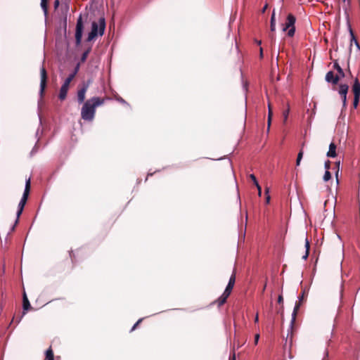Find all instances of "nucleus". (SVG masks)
Masks as SVG:
<instances>
[{"instance_id":"nucleus-1","label":"nucleus","mask_w":360,"mask_h":360,"mask_svg":"<svg viewBox=\"0 0 360 360\" xmlns=\"http://www.w3.org/2000/svg\"><path fill=\"white\" fill-rule=\"evenodd\" d=\"M106 99L108 98L94 96L86 101L81 109L82 118L85 121L91 122L95 117L96 108L104 104Z\"/></svg>"},{"instance_id":"nucleus-2","label":"nucleus","mask_w":360,"mask_h":360,"mask_svg":"<svg viewBox=\"0 0 360 360\" xmlns=\"http://www.w3.org/2000/svg\"><path fill=\"white\" fill-rule=\"evenodd\" d=\"M236 282V269H234L233 274H231L229 281L228 283V285L224 291L223 294L217 299L216 300L213 304H217L218 307L222 306L224 304L226 303L228 297L231 293V291L233 288L234 284Z\"/></svg>"},{"instance_id":"nucleus-3","label":"nucleus","mask_w":360,"mask_h":360,"mask_svg":"<svg viewBox=\"0 0 360 360\" xmlns=\"http://www.w3.org/2000/svg\"><path fill=\"white\" fill-rule=\"evenodd\" d=\"M105 28V21L104 18H101L98 22L94 21L92 22L91 31L89 33L87 41L93 40L98 34L102 36L104 34Z\"/></svg>"},{"instance_id":"nucleus-4","label":"nucleus","mask_w":360,"mask_h":360,"mask_svg":"<svg viewBox=\"0 0 360 360\" xmlns=\"http://www.w3.org/2000/svg\"><path fill=\"white\" fill-rule=\"evenodd\" d=\"M30 187H31V183H30V179L29 178L26 181L25 191H24L22 197V198L19 202V205H18V210L17 212V219L15 220L14 226L11 229L12 231H14L15 226L18 224V219H19L20 216L21 215L22 210L24 209V207L27 202V198H28V196L30 194Z\"/></svg>"},{"instance_id":"nucleus-5","label":"nucleus","mask_w":360,"mask_h":360,"mask_svg":"<svg viewBox=\"0 0 360 360\" xmlns=\"http://www.w3.org/2000/svg\"><path fill=\"white\" fill-rule=\"evenodd\" d=\"M295 21H296L295 17L292 14L289 13L287 16L286 22L283 28V31H288V37H292L295 34Z\"/></svg>"},{"instance_id":"nucleus-6","label":"nucleus","mask_w":360,"mask_h":360,"mask_svg":"<svg viewBox=\"0 0 360 360\" xmlns=\"http://www.w3.org/2000/svg\"><path fill=\"white\" fill-rule=\"evenodd\" d=\"M91 80L88 79L82 84V86L77 91V101L79 104L84 103L86 98V93L91 84Z\"/></svg>"},{"instance_id":"nucleus-7","label":"nucleus","mask_w":360,"mask_h":360,"mask_svg":"<svg viewBox=\"0 0 360 360\" xmlns=\"http://www.w3.org/2000/svg\"><path fill=\"white\" fill-rule=\"evenodd\" d=\"M48 75L46 68L42 66L40 69V90L39 95L41 98L44 97L45 89L46 87Z\"/></svg>"},{"instance_id":"nucleus-8","label":"nucleus","mask_w":360,"mask_h":360,"mask_svg":"<svg viewBox=\"0 0 360 360\" xmlns=\"http://www.w3.org/2000/svg\"><path fill=\"white\" fill-rule=\"evenodd\" d=\"M84 30V25L82 17L80 15L77 19L75 30V41L77 45H79L82 41V33Z\"/></svg>"},{"instance_id":"nucleus-9","label":"nucleus","mask_w":360,"mask_h":360,"mask_svg":"<svg viewBox=\"0 0 360 360\" xmlns=\"http://www.w3.org/2000/svg\"><path fill=\"white\" fill-rule=\"evenodd\" d=\"M306 296V291L305 290H303L302 292V294L299 296V300L295 303V306L292 314V323H293L295 321L297 313L302 304V303L304 302V298Z\"/></svg>"},{"instance_id":"nucleus-10","label":"nucleus","mask_w":360,"mask_h":360,"mask_svg":"<svg viewBox=\"0 0 360 360\" xmlns=\"http://www.w3.org/2000/svg\"><path fill=\"white\" fill-rule=\"evenodd\" d=\"M349 86L346 84H341L339 86V90L338 92L340 95L341 96L343 106L345 107L347 105V94L348 92Z\"/></svg>"},{"instance_id":"nucleus-11","label":"nucleus","mask_w":360,"mask_h":360,"mask_svg":"<svg viewBox=\"0 0 360 360\" xmlns=\"http://www.w3.org/2000/svg\"><path fill=\"white\" fill-rule=\"evenodd\" d=\"M325 79L333 85H337L340 81V76L335 75L333 71H329L326 73Z\"/></svg>"},{"instance_id":"nucleus-12","label":"nucleus","mask_w":360,"mask_h":360,"mask_svg":"<svg viewBox=\"0 0 360 360\" xmlns=\"http://www.w3.org/2000/svg\"><path fill=\"white\" fill-rule=\"evenodd\" d=\"M22 308H23L22 316L25 314L27 311L32 309L31 304L30 303V301H29L25 292L23 293Z\"/></svg>"},{"instance_id":"nucleus-13","label":"nucleus","mask_w":360,"mask_h":360,"mask_svg":"<svg viewBox=\"0 0 360 360\" xmlns=\"http://www.w3.org/2000/svg\"><path fill=\"white\" fill-rule=\"evenodd\" d=\"M68 89H69V86H68L65 84H63L61 86L60 92H59V95H58V98L60 101H63L66 98Z\"/></svg>"},{"instance_id":"nucleus-14","label":"nucleus","mask_w":360,"mask_h":360,"mask_svg":"<svg viewBox=\"0 0 360 360\" xmlns=\"http://www.w3.org/2000/svg\"><path fill=\"white\" fill-rule=\"evenodd\" d=\"M45 360H60V356H54L53 351L52 349V347H50L46 351V357Z\"/></svg>"},{"instance_id":"nucleus-15","label":"nucleus","mask_w":360,"mask_h":360,"mask_svg":"<svg viewBox=\"0 0 360 360\" xmlns=\"http://www.w3.org/2000/svg\"><path fill=\"white\" fill-rule=\"evenodd\" d=\"M336 148H337L336 145L332 142L329 146V150H328L326 155L328 158H335L337 156Z\"/></svg>"},{"instance_id":"nucleus-16","label":"nucleus","mask_w":360,"mask_h":360,"mask_svg":"<svg viewBox=\"0 0 360 360\" xmlns=\"http://www.w3.org/2000/svg\"><path fill=\"white\" fill-rule=\"evenodd\" d=\"M352 91L354 96H360V83L357 78L354 79V84L352 86Z\"/></svg>"},{"instance_id":"nucleus-17","label":"nucleus","mask_w":360,"mask_h":360,"mask_svg":"<svg viewBox=\"0 0 360 360\" xmlns=\"http://www.w3.org/2000/svg\"><path fill=\"white\" fill-rule=\"evenodd\" d=\"M333 68L337 70L338 74L336 75L340 76V79L345 76V72L342 68L340 66L337 60L334 62Z\"/></svg>"},{"instance_id":"nucleus-18","label":"nucleus","mask_w":360,"mask_h":360,"mask_svg":"<svg viewBox=\"0 0 360 360\" xmlns=\"http://www.w3.org/2000/svg\"><path fill=\"white\" fill-rule=\"evenodd\" d=\"M41 7L46 16L48 15V0H41Z\"/></svg>"},{"instance_id":"nucleus-19","label":"nucleus","mask_w":360,"mask_h":360,"mask_svg":"<svg viewBox=\"0 0 360 360\" xmlns=\"http://www.w3.org/2000/svg\"><path fill=\"white\" fill-rule=\"evenodd\" d=\"M271 31L274 32L276 30V19H275V13L273 12L271 17Z\"/></svg>"},{"instance_id":"nucleus-20","label":"nucleus","mask_w":360,"mask_h":360,"mask_svg":"<svg viewBox=\"0 0 360 360\" xmlns=\"http://www.w3.org/2000/svg\"><path fill=\"white\" fill-rule=\"evenodd\" d=\"M305 248H306L305 255L302 257V258L304 259H306L308 257L309 252L310 244H309V241L308 240L307 238H306V240H305Z\"/></svg>"},{"instance_id":"nucleus-21","label":"nucleus","mask_w":360,"mask_h":360,"mask_svg":"<svg viewBox=\"0 0 360 360\" xmlns=\"http://www.w3.org/2000/svg\"><path fill=\"white\" fill-rule=\"evenodd\" d=\"M91 47L89 48L87 50H86L82 55V57H81V59H80V61L81 63H84L86 61L90 51H91Z\"/></svg>"},{"instance_id":"nucleus-22","label":"nucleus","mask_w":360,"mask_h":360,"mask_svg":"<svg viewBox=\"0 0 360 360\" xmlns=\"http://www.w3.org/2000/svg\"><path fill=\"white\" fill-rule=\"evenodd\" d=\"M75 77L74 76V75H72V74L69 75V76L65 79V80L63 84H65L70 87V84L74 79Z\"/></svg>"},{"instance_id":"nucleus-23","label":"nucleus","mask_w":360,"mask_h":360,"mask_svg":"<svg viewBox=\"0 0 360 360\" xmlns=\"http://www.w3.org/2000/svg\"><path fill=\"white\" fill-rule=\"evenodd\" d=\"M303 154H304V152H303V150L302 148L300 150V152L298 153V154H297V160H296V165L297 166H299L300 165V162H301V160L302 159Z\"/></svg>"},{"instance_id":"nucleus-24","label":"nucleus","mask_w":360,"mask_h":360,"mask_svg":"<svg viewBox=\"0 0 360 360\" xmlns=\"http://www.w3.org/2000/svg\"><path fill=\"white\" fill-rule=\"evenodd\" d=\"M331 178V174L329 171L326 170L324 175H323V180L325 181H328Z\"/></svg>"},{"instance_id":"nucleus-25","label":"nucleus","mask_w":360,"mask_h":360,"mask_svg":"<svg viewBox=\"0 0 360 360\" xmlns=\"http://www.w3.org/2000/svg\"><path fill=\"white\" fill-rule=\"evenodd\" d=\"M360 96H354L353 105L356 108L359 102Z\"/></svg>"},{"instance_id":"nucleus-26","label":"nucleus","mask_w":360,"mask_h":360,"mask_svg":"<svg viewBox=\"0 0 360 360\" xmlns=\"http://www.w3.org/2000/svg\"><path fill=\"white\" fill-rule=\"evenodd\" d=\"M143 320V318L141 319H139L136 323L133 326V327L131 328L130 332H132L133 330H134L142 322V321Z\"/></svg>"},{"instance_id":"nucleus-27","label":"nucleus","mask_w":360,"mask_h":360,"mask_svg":"<svg viewBox=\"0 0 360 360\" xmlns=\"http://www.w3.org/2000/svg\"><path fill=\"white\" fill-rule=\"evenodd\" d=\"M350 34H351V37H352V41L354 40V42H355V44H356V46H357V48H358L359 49H360V46H359V44L358 41H356V39H355L354 35V34H353V32H352V29H350Z\"/></svg>"},{"instance_id":"nucleus-28","label":"nucleus","mask_w":360,"mask_h":360,"mask_svg":"<svg viewBox=\"0 0 360 360\" xmlns=\"http://www.w3.org/2000/svg\"><path fill=\"white\" fill-rule=\"evenodd\" d=\"M288 114H289V108L285 110H284L283 112L284 122H285L287 121V119H288Z\"/></svg>"},{"instance_id":"nucleus-29","label":"nucleus","mask_w":360,"mask_h":360,"mask_svg":"<svg viewBox=\"0 0 360 360\" xmlns=\"http://www.w3.org/2000/svg\"><path fill=\"white\" fill-rule=\"evenodd\" d=\"M79 66H80V64H79V63H78V64L75 66V70H74L73 72H72V73H71L72 75H74V76H75V77L76 76V75L77 74V72H78V71H79Z\"/></svg>"},{"instance_id":"nucleus-30","label":"nucleus","mask_w":360,"mask_h":360,"mask_svg":"<svg viewBox=\"0 0 360 360\" xmlns=\"http://www.w3.org/2000/svg\"><path fill=\"white\" fill-rule=\"evenodd\" d=\"M249 178L253 181L254 184L258 182L256 179V176L253 174H250Z\"/></svg>"},{"instance_id":"nucleus-31","label":"nucleus","mask_w":360,"mask_h":360,"mask_svg":"<svg viewBox=\"0 0 360 360\" xmlns=\"http://www.w3.org/2000/svg\"><path fill=\"white\" fill-rule=\"evenodd\" d=\"M268 108H269L268 117H272V116H273V112H272V110H271V105H270V103H269V105H268Z\"/></svg>"},{"instance_id":"nucleus-32","label":"nucleus","mask_w":360,"mask_h":360,"mask_svg":"<svg viewBox=\"0 0 360 360\" xmlns=\"http://www.w3.org/2000/svg\"><path fill=\"white\" fill-rule=\"evenodd\" d=\"M70 257L72 262H75V255L73 251L70 252Z\"/></svg>"},{"instance_id":"nucleus-33","label":"nucleus","mask_w":360,"mask_h":360,"mask_svg":"<svg viewBox=\"0 0 360 360\" xmlns=\"http://www.w3.org/2000/svg\"><path fill=\"white\" fill-rule=\"evenodd\" d=\"M335 165H336V167H338V171H337V172H336V173H335V176H336L337 181L338 182V172H339L340 162H335Z\"/></svg>"},{"instance_id":"nucleus-34","label":"nucleus","mask_w":360,"mask_h":360,"mask_svg":"<svg viewBox=\"0 0 360 360\" xmlns=\"http://www.w3.org/2000/svg\"><path fill=\"white\" fill-rule=\"evenodd\" d=\"M330 162L329 160H327L325 162V168H326V169L328 171V169H330Z\"/></svg>"},{"instance_id":"nucleus-35","label":"nucleus","mask_w":360,"mask_h":360,"mask_svg":"<svg viewBox=\"0 0 360 360\" xmlns=\"http://www.w3.org/2000/svg\"><path fill=\"white\" fill-rule=\"evenodd\" d=\"M259 339V334H256L255 335V345H257Z\"/></svg>"},{"instance_id":"nucleus-36","label":"nucleus","mask_w":360,"mask_h":360,"mask_svg":"<svg viewBox=\"0 0 360 360\" xmlns=\"http://www.w3.org/2000/svg\"><path fill=\"white\" fill-rule=\"evenodd\" d=\"M229 360H236V354L233 351V353L230 355Z\"/></svg>"},{"instance_id":"nucleus-37","label":"nucleus","mask_w":360,"mask_h":360,"mask_svg":"<svg viewBox=\"0 0 360 360\" xmlns=\"http://www.w3.org/2000/svg\"><path fill=\"white\" fill-rule=\"evenodd\" d=\"M283 296L282 295H279L278 297V302L279 304H281V303H283Z\"/></svg>"},{"instance_id":"nucleus-38","label":"nucleus","mask_w":360,"mask_h":360,"mask_svg":"<svg viewBox=\"0 0 360 360\" xmlns=\"http://www.w3.org/2000/svg\"><path fill=\"white\" fill-rule=\"evenodd\" d=\"M59 4H60L59 0H56L54 1V8H55V9H56L58 7Z\"/></svg>"},{"instance_id":"nucleus-39","label":"nucleus","mask_w":360,"mask_h":360,"mask_svg":"<svg viewBox=\"0 0 360 360\" xmlns=\"http://www.w3.org/2000/svg\"><path fill=\"white\" fill-rule=\"evenodd\" d=\"M259 56L261 58H263V49L262 47L259 49Z\"/></svg>"},{"instance_id":"nucleus-40","label":"nucleus","mask_w":360,"mask_h":360,"mask_svg":"<svg viewBox=\"0 0 360 360\" xmlns=\"http://www.w3.org/2000/svg\"><path fill=\"white\" fill-rule=\"evenodd\" d=\"M271 117H268V130L269 129L270 126H271Z\"/></svg>"},{"instance_id":"nucleus-41","label":"nucleus","mask_w":360,"mask_h":360,"mask_svg":"<svg viewBox=\"0 0 360 360\" xmlns=\"http://www.w3.org/2000/svg\"><path fill=\"white\" fill-rule=\"evenodd\" d=\"M255 42L257 45H259V46H260V45L262 44V41H261V40L255 39Z\"/></svg>"},{"instance_id":"nucleus-42","label":"nucleus","mask_w":360,"mask_h":360,"mask_svg":"<svg viewBox=\"0 0 360 360\" xmlns=\"http://www.w3.org/2000/svg\"><path fill=\"white\" fill-rule=\"evenodd\" d=\"M117 101L122 103H125V101L122 98H117Z\"/></svg>"},{"instance_id":"nucleus-43","label":"nucleus","mask_w":360,"mask_h":360,"mask_svg":"<svg viewBox=\"0 0 360 360\" xmlns=\"http://www.w3.org/2000/svg\"><path fill=\"white\" fill-rule=\"evenodd\" d=\"M255 185L256 186L258 191L262 189L258 182L257 184H255Z\"/></svg>"},{"instance_id":"nucleus-44","label":"nucleus","mask_w":360,"mask_h":360,"mask_svg":"<svg viewBox=\"0 0 360 360\" xmlns=\"http://www.w3.org/2000/svg\"><path fill=\"white\" fill-rule=\"evenodd\" d=\"M267 7H268V4H266L265 6H264V8H262V12H265V11L267 8Z\"/></svg>"},{"instance_id":"nucleus-45","label":"nucleus","mask_w":360,"mask_h":360,"mask_svg":"<svg viewBox=\"0 0 360 360\" xmlns=\"http://www.w3.org/2000/svg\"><path fill=\"white\" fill-rule=\"evenodd\" d=\"M266 203H269V201H270V196H269V195H267V196L266 197Z\"/></svg>"},{"instance_id":"nucleus-46","label":"nucleus","mask_w":360,"mask_h":360,"mask_svg":"<svg viewBox=\"0 0 360 360\" xmlns=\"http://www.w3.org/2000/svg\"><path fill=\"white\" fill-rule=\"evenodd\" d=\"M259 321V318H258V314L256 315L255 318V323H257Z\"/></svg>"},{"instance_id":"nucleus-47","label":"nucleus","mask_w":360,"mask_h":360,"mask_svg":"<svg viewBox=\"0 0 360 360\" xmlns=\"http://www.w3.org/2000/svg\"><path fill=\"white\" fill-rule=\"evenodd\" d=\"M262 194V189L258 191V195L261 196Z\"/></svg>"},{"instance_id":"nucleus-48","label":"nucleus","mask_w":360,"mask_h":360,"mask_svg":"<svg viewBox=\"0 0 360 360\" xmlns=\"http://www.w3.org/2000/svg\"><path fill=\"white\" fill-rule=\"evenodd\" d=\"M348 72L349 73V75L352 76V73H351V71H350V69L348 68Z\"/></svg>"},{"instance_id":"nucleus-49","label":"nucleus","mask_w":360,"mask_h":360,"mask_svg":"<svg viewBox=\"0 0 360 360\" xmlns=\"http://www.w3.org/2000/svg\"><path fill=\"white\" fill-rule=\"evenodd\" d=\"M274 34H272V35L271 36V39H272V40L274 39Z\"/></svg>"},{"instance_id":"nucleus-50","label":"nucleus","mask_w":360,"mask_h":360,"mask_svg":"<svg viewBox=\"0 0 360 360\" xmlns=\"http://www.w3.org/2000/svg\"><path fill=\"white\" fill-rule=\"evenodd\" d=\"M268 192H269V190L267 188V189H266V193H267Z\"/></svg>"},{"instance_id":"nucleus-51","label":"nucleus","mask_w":360,"mask_h":360,"mask_svg":"<svg viewBox=\"0 0 360 360\" xmlns=\"http://www.w3.org/2000/svg\"><path fill=\"white\" fill-rule=\"evenodd\" d=\"M343 1H345L346 0H342Z\"/></svg>"}]
</instances>
